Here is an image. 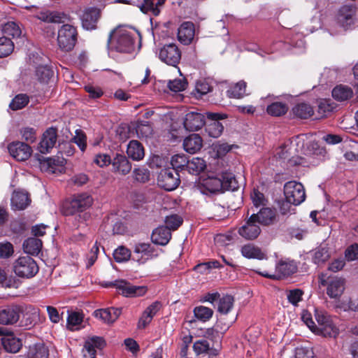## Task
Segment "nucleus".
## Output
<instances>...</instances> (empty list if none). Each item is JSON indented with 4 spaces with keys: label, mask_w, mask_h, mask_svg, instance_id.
Listing matches in <instances>:
<instances>
[{
    "label": "nucleus",
    "mask_w": 358,
    "mask_h": 358,
    "mask_svg": "<svg viewBox=\"0 0 358 358\" xmlns=\"http://www.w3.org/2000/svg\"><path fill=\"white\" fill-rule=\"evenodd\" d=\"M101 17V10L94 7L85 9L81 16L83 27L87 30L96 29V24Z\"/></svg>",
    "instance_id": "21"
},
{
    "label": "nucleus",
    "mask_w": 358,
    "mask_h": 358,
    "mask_svg": "<svg viewBox=\"0 0 358 358\" xmlns=\"http://www.w3.org/2000/svg\"><path fill=\"white\" fill-rule=\"evenodd\" d=\"M8 150L13 159L21 162L28 159L32 152V149L28 144L20 141L9 143Z\"/></svg>",
    "instance_id": "16"
},
{
    "label": "nucleus",
    "mask_w": 358,
    "mask_h": 358,
    "mask_svg": "<svg viewBox=\"0 0 358 358\" xmlns=\"http://www.w3.org/2000/svg\"><path fill=\"white\" fill-rule=\"evenodd\" d=\"M297 271V266L294 261L280 259L275 265V273L269 274L266 271L255 270L259 275L272 280H280L288 277Z\"/></svg>",
    "instance_id": "5"
},
{
    "label": "nucleus",
    "mask_w": 358,
    "mask_h": 358,
    "mask_svg": "<svg viewBox=\"0 0 358 358\" xmlns=\"http://www.w3.org/2000/svg\"><path fill=\"white\" fill-rule=\"evenodd\" d=\"M77 30L75 27L63 24L57 31V43L59 48L64 52H69L74 48L77 41Z\"/></svg>",
    "instance_id": "3"
},
{
    "label": "nucleus",
    "mask_w": 358,
    "mask_h": 358,
    "mask_svg": "<svg viewBox=\"0 0 358 358\" xmlns=\"http://www.w3.org/2000/svg\"><path fill=\"white\" fill-rule=\"evenodd\" d=\"M83 322V315L78 312H71L69 314L67 318V325L70 329L78 326Z\"/></svg>",
    "instance_id": "64"
},
{
    "label": "nucleus",
    "mask_w": 358,
    "mask_h": 358,
    "mask_svg": "<svg viewBox=\"0 0 358 358\" xmlns=\"http://www.w3.org/2000/svg\"><path fill=\"white\" fill-rule=\"evenodd\" d=\"M213 217L217 220H222L228 216V210L222 206L214 203L211 207Z\"/></svg>",
    "instance_id": "62"
},
{
    "label": "nucleus",
    "mask_w": 358,
    "mask_h": 358,
    "mask_svg": "<svg viewBox=\"0 0 358 358\" xmlns=\"http://www.w3.org/2000/svg\"><path fill=\"white\" fill-rule=\"evenodd\" d=\"M311 253L313 262L317 265L324 264L330 257L329 248L327 246L320 245L313 250Z\"/></svg>",
    "instance_id": "40"
},
{
    "label": "nucleus",
    "mask_w": 358,
    "mask_h": 358,
    "mask_svg": "<svg viewBox=\"0 0 358 358\" xmlns=\"http://www.w3.org/2000/svg\"><path fill=\"white\" fill-rule=\"evenodd\" d=\"M188 157L185 154H176L171 157V164L173 170L178 173L186 171Z\"/></svg>",
    "instance_id": "46"
},
{
    "label": "nucleus",
    "mask_w": 358,
    "mask_h": 358,
    "mask_svg": "<svg viewBox=\"0 0 358 358\" xmlns=\"http://www.w3.org/2000/svg\"><path fill=\"white\" fill-rule=\"evenodd\" d=\"M130 250L124 246H119L113 252V257L116 262L121 263L128 261L131 257Z\"/></svg>",
    "instance_id": "54"
},
{
    "label": "nucleus",
    "mask_w": 358,
    "mask_h": 358,
    "mask_svg": "<svg viewBox=\"0 0 358 358\" xmlns=\"http://www.w3.org/2000/svg\"><path fill=\"white\" fill-rule=\"evenodd\" d=\"M294 117L301 120H306L314 114L313 108L307 103L301 102L296 104L292 109Z\"/></svg>",
    "instance_id": "34"
},
{
    "label": "nucleus",
    "mask_w": 358,
    "mask_h": 358,
    "mask_svg": "<svg viewBox=\"0 0 358 358\" xmlns=\"http://www.w3.org/2000/svg\"><path fill=\"white\" fill-rule=\"evenodd\" d=\"M150 171L144 167L135 168L133 171V178L135 181L145 183L150 180Z\"/></svg>",
    "instance_id": "55"
},
{
    "label": "nucleus",
    "mask_w": 358,
    "mask_h": 358,
    "mask_svg": "<svg viewBox=\"0 0 358 358\" xmlns=\"http://www.w3.org/2000/svg\"><path fill=\"white\" fill-rule=\"evenodd\" d=\"M284 194L287 202L294 206L299 205L306 199L303 185L294 180L289 181L284 185Z\"/></svg>",
    "instance_id": "7"
},
{
    "label": "nucleus",
    "mask_w": 358,
    "mask_h": 358,
    "mask_svg": "<svg viewBox=\"0 0 358 358\" xmlns=\"http://www.w3.org/2000/svg\"><path fill=\"white\" fill-rule=\"evenodd\" d=\"M292 145L290 144H284L281 145L278 150L277 151L276 155L278 158L287 160V164L289 166H306L308 165V162L304 157L301 156H292Z\"/></svg>",
    "instance_id": "15"
},
{
    "label": "nucleus",
    "mask_w": 358,
    "mask_h": 358,
    "mask_svg": "<svg viewBox=\"0 0 358 358\" xmlns=\"http://www.w3.org/2000/svg\"><path fill=\"white\" fill-rule=\"evenodd\" d=\"M31 203V199L27 192L15 191L11 197V205L16 210H24Z\"/></svg>",
    "instance_id": "31"
},
{
    "label": "nucleus",
    "mask_w": 358,
    "mask_h": 358,
    "mask_svg": "<svg viewBox=\"0 0 358 358\" xmlns=\"http://www.w3.org/2000/svg\"><path fill=\"white\" fill-rule=\"evenodd\" d=\"M49 350L43 343H36L29 346L27 352L28 358H48Z\"/></svg>",
    "instance_id": "42"
},
{
    "label": "nucleus",
    "mask_w": 358,
    "mask_h": 358,
    "mask_svg": "<svg viewBox=\"0 0 358 358\" xmlns=\"http://www.w3.org/2000/svg\"><path fill=\"white\" fill-rule=\"evenodd\" d=\"M246 83L241 80L229 87L227 90V95L229 98L241 99L248 94H246Z\"/></svg>",
    "instance_id": "39"
},
{
    "label": "nucleus",
    "mask_w": 358,
    "mask_h": 358,
    "mask_svg": "<svg viewBox=\"0 0 358 358\" xmlns=\"http://www.w3.org/2000/svg\"><path fill=\"white\" fill-rule=\"evenodd\" d=\"M195 34L194 24L192 22H182L178 29V41L184 45H189L194 39Z\"/></svg>",
    "instance_id": "27"
},
{
    "label": "nucleus",
    "mask_w": 358,
    "mask_h": 358,
    "mask_svg": "<svg viewBox=\"0 0 358 358\" xmlns=\"http://www.w3.org/2000/svg\"><path fill=\"white\" fill-rule=\"evenodd\" d=\"M303 154L308 162V165L306 166H308L309 164L316 163L314 161L315 159H321L323 158L326 154V150L324 148L321 147L317 142L309 141L303 147Z\"/></svg>",
    "instance_id": "19"
},
{
    "label": "nucleus",
    "mask_w": 358,
    "mask_h": 358,
    "mask_svg": "<svg viewBox=\"0 0 358 358\" xmlns=\"http://www.w3.org/2000/svg\"><path fill=\"white\" fill-rule=\"evenodd\" d=\"M241 254L248 259H263L265 257L264 253L262 252L260 248L252 244H246L241 248Z\"/></svg>",
    "instance_id": "45"
},
{
    "label": "nucleus",
    "mask_w": 358,
    "mask_h": 358,
    "mask_svg": "<svg viewBox=\"0 0 358 358\" xmlns=\"http://www.w3.org/2000/svg\"><path fill=\"white\" fill-rule=\"evenodd\" d=\"M132 259L143 264L149 259L158 256L156 248L150 243H138L134 245Z\"/></svg>",
    "instance_id": "10"
},
{
    "label": "nucleus",
    "mask_w": 358,
    "mask_h": 358,
    "mask_svg": "<svg viewBox=\"0 0 358 358\" xmlns=\"http://www.w3.org/2000/svg\"><path fill=\"white\" fill-rule=\"evenodd\" d=\"M13 271L17 276L29 279L38 273L39 268L31 257L24 255L19 257L13 262Z\"/></svg>",
    "instance_id": "2"
},
{
    "label": "nucleus",
    "mask_w": 358,
    "mask_h": 358,
    "mask_svg": "<svg viewBox=\"0 0 358 358\" xmlns=\"http://www.w3.org/2000/svg\"><path fill=\"white\" fill-rule=\"evenodd\" d=\"M29 102V97L25 94L16 95L10 102L9 106L13 110H17L24 108Z\"/></svg>",
    "instance_id": "51"
},
{
    "label": "nucleus",
    "mask_w": 358,
    "mask_h": 358,
    "mask_svg": "<svg viewBox=\"0 0 358 358\" xmlns=\"http://www.w3.org/2000/svg\"><path fill=\"white\" fill-rule=\"evenodd\" d=\"M217 311L222 314H227L233 307L234 299L232 296L226 294L218 299Z\"/></svg>",
    "instance_id": "48"
},
{
    "label": "nucleus",
    "mask_w": 358,
    "mask_h": 358,
    "mask_svg": "<svg viewBox=\"0 0 358 358\" xmlns=\"http://www.w3.org/2000/svg\"><path fill=\"white\" fill-rule=\"evenodd\" d=\"M21 314V325L27 329H31L39 322L40 310L35 306H27L24 308L22 307Z\"/></svg>",
    "instance_id": "24"
},
{
    "label": "nucleus",
    "mask_w": 358,
    "mask_h": 358,
    "mask_svg": "<svg viewBox=\"0 0 358 358\" xmlns=\"http://www.w3.org/2000/svg\"><path fill=\"white\" fill-rule=\"evenodd\" d=\"M106 287H115L123 296L136 297L143 296L146 292L143 286H135L124 280H117L106 284Z\"/></svg>",
    "instance_id": "9"
},
{
    "label": "nucleus",
    "mask_w": 358,
    "mask_h": 358,
    "mask_svg": "<svg viewBox=\"0 0 358 358\" xmlns=\"http://www.w3.org/2000/svg\"><path fill=\"white\" fill-rule=\"evenodd\" d=\"M93 199L87 194H80L76 196L70 202L65 204L63 208L64 215H73L77 213H83L92 204Z\"/></svg>",
    "instance_id": "6"
},
{
    "label": "nucleus",
    "mask_w": 358,
    "mask_h": 358,
    "mask_svg": "<svg viewBox=\"0 0 358 358\" xmlns=\"http://www.w3.org/2000/svg\"><path fill=\"white\" fill-rule=\"evenodd\" d=\"M253 218L259 224L269 225L275 219V212L270 208H262L258 213L252 214V219Z\"/></svg>",
    "instance_id": "29"
},
{
    "label": "nucleus",
    "mask_w": 358,
    "mask_h": 358,
    "mask_svg": "<svg viewBox=\"0 0 358 358\" xmlns=\"http://www.w3.org/2000/svg\"><path fill=\"white\" fill-rule=\"evenodd\" d=\"M203 146L201 137L196 134H193L186 137L183 141V148L187 152L194 154L199 151Z\"/></svg>",
    "instance_id": "30"
},
{
    "label": "nucleus",
    "mask_w": 358,
    "mask_h": 358,
    "mask_svg": "<svg viewBox=\"0 0 358 358\" xmlns=\"http://www.w3.org/2000/svg\"><path fill=\"white\" fill-rule=\"evenodd\" d=\"M24 251L31 255H37L42 248V241L37 238H29L23 243Z\"/></svg>",
    "instance_id": "41"
},
{
    "label": "nucleus",
    "mask_w": 358,
    "mask_h": 358,
    "mask_svg": "<svg viewBox=\"0 0 358 358\" xmlns=\"http://www.w3.org/2000/svg\"><path fill=\"white\" fill-rule=\"evenodd\" d=\"M72 141L77 144L82 152H84L87 147V137L85 134L80 129L76 131V136L72 138Z\"/></svg>",
    "instance_id": "61"
},
{
    "label": "nucleus",
    "mask_w": 358,
    "mask_h": 358,
    "mask_svg": "<svg viewBox=\"0 0 358 358\" xmlns=\"http://www.w3.org/2000/svg\"><path fill=\"white\" fill-rule=\"evenodd\" d=\"M195 317L203 322L208 321L213 315V310L208 307L199 306L194 308Z\"/></svg>",
    "instance_id": "50"
},
{
    "label": "nucleus",
    "mask_w": 358,
    "mask_h": 358,
    "mask_svg": "<svg viewBox=\"0 0 358 358\" xmlns=\"http://www.w3.org/2000/svg\"><path fill=\"white\" fill-rule=\"evenodd\" d=\"M199 189L203 194H217L222 192V183L220 176L204 178L199 185Z\"/></svg>",
    "instance_id": "22"
},
{
    "label": "nucleus",
    "mask_w": 358,
    "mask_h": 358,
    "mask_svg": "<svg viewBox=\"0 0 358 358\" xmlns=\"http://www.w3.org/2000/svg\"><path fill=\"white\" fill-rule=\"evenodd\" d=\"M3 34L13 38L19 37L21 35V29L15 22H8L2 29Z\"/></svg>",
    "instance_id": "57"
},
{
    "label": "nucleus",
    "mask_w": 358,
    "mask_h": 358,
    "mask_svg": "<svg viewBox=\"0 0 358 358\" xmlns=\"http://www.w3.org/2000/svg\"><path fill=\"white\" fill-rule=\"evenodd\" d=\"M206 116L208 122H206V132L208 135L213 138H218L221 136L224 130V126L220 120H224L227 117L225 114H220L217 113L207 112Z\"/></svg>",
    "instance_id": "12"
},
{
    "label": "nucleus",
    "mask_w": 358,
    "mask_h": 358,
    "mask_svg": "<svg viewBox=\"0 0 358 358\" xmlns=\"http://www.w3.org/2000/svg\"><path fill=\"white\" fill-rule=\"evenodd\" d=\"M108 45H110L111 49L118 52L131 53L134 50V39L131 33L127 30H113L110 31Z\"/></svg>",
    "instance_id": "1"
},
{
    "label": "nucleus",
    "mask_w": 358,
    "mask_h": 358,
    "mask_svg": "<svg viewBox=\"0 0 358 358\" xmlns=\"http://www.w3.org/2000/svg\"><path fill=\"white\" fill-rule=\"evenodd\" d=\"M122 313L121 308H108L104 309H98L94 312V315L99 318L106 323H113L117 320Z\"/></svg>",
    "instance_id": "28"
},
{
    "label": "nucleus",
    "mask_w": 358,
    "mask_h": 358,
    "mask_svg": "<svg viewBox=\"0 0 358 358\" xmlns=\"http://www.w3.org/2000/svg\"><path fill=\"white\" fill-rule=\"evenodd\" d=\"M289 110L288 104L282 101H274L266 107V113L272 117L285 115Z\"/></svg>",
    "instance_id": "37"
},
{
    "label": "nucleus",
    "mask_w": 358,
    "mask_h": 358,
    "mask_svg": "<svg viewBox=\"0 0 358 358\" xmlns=\"http://www.w3.org/2000/svg\"><path fill=\"white\" fill-rule=\"evenodd\" d=\"M352 95V90L350 87L343 85L336 86L332 90V96L338 101L348 100Z\"/></svg>",
    "instance_id": "44"
},
{
    "label": "nucleus",
    "mask_w": 358,
    "mask_h": 358,
    "mask_svg": "<svg viewBox=\"0 0 358 358\" xmlns=\"http://www.w3.org/2000/svg\"><path fill=\"white\" fill-rule=\"evenodd\" d=\"M321 284L327 286V294L331 299H339L345 288V280L343 278L332 277L322 280Z\"/></svg>",
    "instance_id": "14"
},
{
    "label": "nucleus",
    "mask_w": 358,
    "mask_h": 358,
    "mask_svg": "<svg viewBox=\"0 0 358 358\" xmlns=\"http://www.w3.org/2000/svg\"><path fill=\"white\" fill-rule=\"evenodd\" d=\"M193 350L196 355L207 354L211 358L217 356L219 350L210 347L208 341L206 339L196 341L193 345Z\"/></svg>",
    "instance_id": "35"
},
{
    "label": "nucleus",
    "mask_w": 358,
    "mask_h": 358,
    "mask_svg": "<svg viewBox=\"0 0 358 358\" xmlns=\"http://www.w3.org/2000/svg\"><path fill=\"white\" fill-rule=\"evenodd\" d=\"M219 176L222 183V192L226 190L234 192L238 189V182L233 173L223 171Z\"/></svg>",
    "instance_id": "36"
},
{
    "label": "nucleus",
    "mask_w": 358,
    "mask_h": 358,
    "mask_svg": "<svg viewBox=\"0 0 358 358\" xmlns=\"http://www.w3.org/2000/svg\"><path fill=\"white\" fill-rule=\"evenodd\" d=\"M1 333L3 335L1 343L6 351L11 353L17 352L22 345L21 340L8 330L3 329Z\"/></svg>",
    "instance_id": "23"
},
{
    "label": "nucleus",
    "mask_w": 358,
    "mask_h": 358,
    "mask_svg": "<svg viewBox=\"0 0 358 358\" xmlns=\"http://www.w3.org/2000/svg\"><path fill=\"white\" fill-rule=\"evenodd\" d=\"M260 224L253 218L252 215L248 217L245 224L238 229V234L247 240L257 238L261 233Z\"/></svg>",
    "instance_id": "18"
},
{
    "label": "nucleus",
    "mask_w": 358,
    "mask_h": 358,
    "mask_svg": "<svg viewBox=\"0 0 358 358\" xmlns=\"http://www.w3.org/2000/svg\"><path fill=\"white\" fill-rule=\"evenodd\" d=\"M139 7L144 13H151L155 16H157L160 13V10L157 6L155 0H144Z\"/></svg>",
    "instance_id": "56"
},
{
    "label": "nucleus",
    "mask_w": 358,
    "mask_h": 358,
    "mask_svg": "<svg viewBox=\"0 0 358 358\" xmlns=\"http://www.w3.org/2000/svg\"><path fill=\"white\" fill-rule=\"evenodd\" d=\"M113 171L122 176L127 175L131 170V163L122 154L116 153L112 160Z\"/></svg>",
    "instance_id": "26"
},
{
    "label": "nucleus",
    "mask_w": 358,
    "mask_h": 358,
    "mask_svg": "<svg viewBox=\"0 0 358 358\" xmlns=\"http://www.w3.org/2000/svg\"><path fill=\"white\" fill-rule=\"evenodd\" d=\"M106 345V342L102 337L92 336L85 342L84 347L90 355H96V348L102 349Z\"/></svg>",
    "instance_id": "43"
},
{
    "label": "nucleus",
    "mask_w": 358,
    "mask_h": 358,
    "mask_svg": "<svg viewBox=\"0 0 358 358\" xmlns=\"http://www.w3.org/2000/svg\"><path fill=\"white\" fill-rule=\"evenodd\" d=\"M315 317L317 322L315 334L324 337L336 338L338 333V329L334 324L329 315L322 310H315Z\"/></svg>",
    "instance_id": "4"
},
{
    "label": "nucleus",
    "mask_w": 358,
    "mask_h": 358,
    "mask_svg": "<svg viewBox=\"0 0 358 358\" xmlns=\"http://www.w3.org/2000/svg\"><path fill=\"white\" fill-rule=\"evenodd\" d=\"M183 220L182 218L178 215H171L167 216L165 220V227L168 228L171 230L177 229L182 224Z\"/></svg>",
    "instance_id": "58"
},
{
    "label": "nucleus",
    "mask_w": 358,
    "mask_h": 358,
    "mask_svg": "<svg viewBox=\"0 0 358 358\" xmlns=\"http://www.w3.org/2000/svg\"><path fill=\"white\" fill-rule=\"evenodd\" d=\"M206 168V161L200 157H193L191 160L188 159L186 171L192 175H199Z\"/></svg>",
    "instance_id": "38"
},
{
    "label": "nucleus",
    "mask_w": 358,
    "mask_h": 358,
    "mask_svg": "<svg viewBox=\"0 0 358 358\" xmlns=\"http://www.w3.org/2000/svg\"><path fill=\"white\" fill-rule=\"evenodd\" d=\"M41 164L42 168L45 169L46 171L55 173L56 171V166H63L64 159H55L48 157L43 159V161L41 162Z\"/></svg>",
    "instance_id": "53"
},
{
    "label": "nucleus",
    "mask_w": 358,
    "mask_h": 358,
    "mask_svg": "<svg viewBox=\"0 0 358 358\" xmlns=\"http://www.w3.org/2000/svg\"><path fill=\"white\" fill-rule=\"evenodd\" d=\"M357 7L355 5H343L338 11L336 20L345 29H352L356 22Z\"/></svg>",
    "instance_id": "13"
},
{
    "label": "nucleus",
    "mask_w": 358,
    "mask_h": 358,
    "mask_svg": "<svg viewBox=\"0 0 358 358\" xmlns=\"http://www.w3.org/2000/svg\"><path fill=\"white\" fill-rule=\"evenodd\" d=\"M22 312V306L10 305L0 308V324H13L16 323Z\"/></svg>",
    "instance_id": "17"
},
{
    "label": "nucleus",
    "mask_w": 358,
    "mask_h": 358,
    "mask_svg": "<svg viewBox=\"0 0 358 358\" xmlns=\"http://www.w3.org/2000/svg\"><path fill=\"white\" fill-rule=\"evenodd\" d=\"M187 83L185 78L174 79L169 80L168 83V87L170 90L178 92L183 91L186 89Z\"/></svg>",
    "instance_id": "60"
},
{
    "label": "nucleus",
    "mask_w": 358,
    "mask_h": 358,
    "mask_svg": "<svg viewBox=\"0 0 358 358\" xmlns=\"http://www.w3.org/2000/svg\"><path fill=\"white\" fill-rule=\"evenodd\" d=\"M303 294V291L300 289L289 290L287 296V299L292 305L296 306L302 300Z\"/></svg>",
    "instance_id": "63"
},
{
    "label": "nucleus",
    "mask_w": 358,
    "mask_h": 358,
    "mask_svg": "<svg viewBox=\"0 0 358 358\" xmlns=\"http://www.w3.org/2000/svg\"><path fill=\"white\" fill-rule=\"evenodd\" d=\"M57 138V130L56 128L50 127L43 134L42 139L38 145L40 152L45 154L49 152L56 144Z\"/></svg>",
    "instance_id": "25"
},
{
    "label": "nucleus",
    "mask_w": 358,
    "mask_h": 358,
    "mask_svg": "<svg viewBox=\"0 0 358 358\" xmlns=\"http://www.w3.org/2000/svg\"><path fill=\"white\" fill-rule=\"evenodd\" d=\"M127 153L134 161H141L145 157V149L139 141L132 140L127 145Z\"/></svg>",
    "instance_id": "33"
},
{
    "label": "nucleus",
    "mask_w": 358,
    "mask_h": 358,
    "mask_svg": "<svg viewBox=\"0 0 358 358\" xmlns=\"http://www.w3.org/2000/svg\"><path fill=\"white\" fill-rule=\"evenodd\" d=\"M205 124V115L194 111L187 113L183 121L184 127L190 131L199 130Z\"/></svg>",
    "instance_id": "20"
},
{
    "label": "nucleus",
    "mask_w": 358,
    "mask_h": 358,
    "mask_svg": "<svg viewBox=\"0 0 358 358\" xmlns=\"http://www.w3.org/2000/svg\"><path fill=\"white\" fill-rule=\"evenodd\" d=\"M171 238L170 230L162 226L155 229L152 234V242L156 245H166Z\"/></svg>",
    "instance_id": "32"
},
{
    "label": "nucleus",
    "mask_w": 358,
    "mask_h": 358,
    "mask_svg": "<svg viewBox=\"0 0 358 358\" xmlns=\"http://www.w3.org/2000/svg\"><path fill=\"white\" fill-rule=\"evenodd\" d=\"M180 175L177 171L171 169H164L161 170L158 178L157 183L159 186L166 191L175 189L180 182Z\"/></svg>",
    "instance_id": "11"
},
{
    "label": "nucleus",
    "mask_w": 358,
    "mask_h": 358,
    "mask_svg": "<svg viewBox=\"0 0 358 358\" xmlns=\"http://www.w3.org/2000/svg\"><path fill=\"white\" fill-rule=\"evenodd\" d=\"M53 74L54 71L48 65H40L36 69V76L41 83H48Z\"/></svg>",
    "instance_id": "49"
},
{
    "label": "nucleus",
    "mask_w": 358,
    "mask_h": 358,
    "mask_svg": "<svg viewBox=\"0 0 358 358\" xmlns=\"http://www.w3.org/2000/svg\"><path fill=\"white\" fill-rule=\"evenodd\" d=\"M14 50L13 41L8 37L0 38V58L10 55Z\"/></svg>",
    "instance_id": "52"
},
{
    "label": "nucleus",
    "mask_w": 358,
    "mask_h": 358,
    "mask_svg": "<svg viewBox=\"0 0 358 358\" xmlns=\"http://www.w3.org/2000/svg\"><path fill=\"white\" fill-rule=\"evenodd\" d=\"M138 138H148L152 134V127L148 121H138L134 127Z\"/></svg>",
    "instance_id": "47"
},
{
    "label": "nucleus",
    "mask_w": 358,
    "mask_h": 358,
    "mask_svg": "<svg viewBox=\"0 0 358 358\" xmlns=\"http://www.w3.org/2000/svg\"><path fill=\"white\" fill-rule=\"evenodd\" d=\"M38 18L48 23H60L62 22L61 14L57 12L41 13Z\"/></svg>",
    "instance_id": "59"
},
{
    "label": "nucleus",
    "mask_w": 358,
    "mask_h": 358,
    "mask_svg": "<svg viewBox=\"0 0 358 358\" xmlns=\"http://www.w3.org/2000/svg\"><path fill=\"white\" fill-rule=\"evenodd\" d=\"M159 58L167 65L176 67L181 59V51L173 43L165 44L159 51Z\"/></svg>",
    "instance_id": "8"
}]
</instances>
